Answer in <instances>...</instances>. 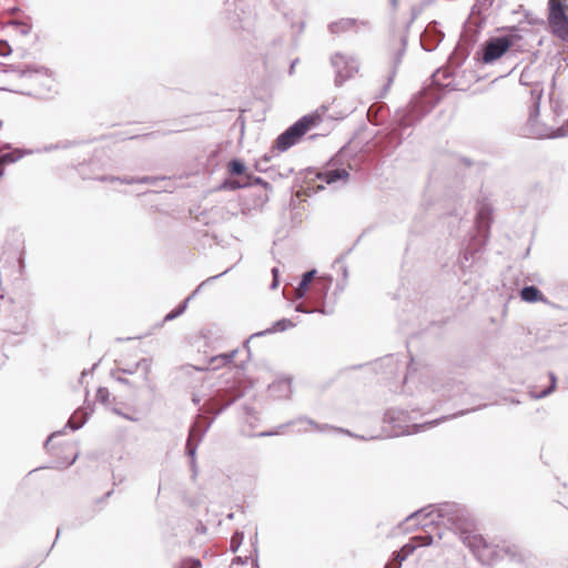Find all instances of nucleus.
Returning a JSON list of instances; mask_svg holds the SVG:
<instances>
[{"instance_id": "f257e3e1", "label": "nucleus", "mask_w": 568, "mask_h": 568, "mask_svg": "<svg viewBox=\"0 0 568 568\" xmlns=\"http://www.w3.org/2000/svg\"><path fill=\"white\" fill-rule=\"evenodd\" d=\"M462 542L470 549L474 556L483 565H495L506 558L515 560L516 551L510 547H499L488 542L481 535L473 531H465L462 535Z\"/></svg>"}, {"instance_id": "f03ea898", "label": "nucleus", "mask_w": 568, "mask_h": 568, "mask_svg": "<svg viewBox=\"0 0 568 568\" xmlns=\"http://www.w3.org/2000/svg\"><path fill=\"white\" fill-rule=\"evenodd\" d=\"M541 91H531L532 103L529 108V114L526 124L521 129V134L531 139H555L568 134V125H561L554 129L539 121Z\"/></svg>"}, {"instance_id": "7ed1b4c3", "label": "nucleus", "mask_w": 568, "mask_h": 568, "mask_svg": "<svg viewBox=\"0 0 568 568\" xmlns=\"http://www.w3.org/2000/svg\"><path fill=\"white\" fill-rule=\"evenodd\" d=\"M428 507L433 513H437V518L440 519V524L448 526L459 535L460 540L463 532L471 531V519L464 506L455 503H443L435 508L434 506Z\"/></svg>"}, {"instance_id": "20e7f679", "label": "nucleus", "mask_w": 568, "mask_h": 568, "mask_svg": "<svg viewBox=\"0 0 568 568\" xmlns=\"http://www.w3.org/2000/svg\"><path fill=\"white\" fill-rule=\"evenodd\" d=\"M320 121L321 116L316 113L306 114L298 119L276 138L272 153L275 150L278 152L287 151L290 148L295 145L308 130L320 123Z\"/></svg>"}, {"instance_id": "39448f33", "label": "nucleus", "mask_w": 568, "mask_h": 568, "mask_svg": "<svg viewBox=\"0 0 568 568\" xmlns=\"http://www.w3.org/2000/svg\"><path fill=\"white\" fill-rule=\"evenodd\" d=\"M520 37L518 34H505L493 37L485 41L480 51L477 52L478 60L484 64H490L501 58Z\"/></svg>"}, {"instance_id": "423d86ee", "label": "nucleus", "mask_w": 568, "mask_h": 568, "mask_svg": "<svg viewBox=\"0 0 568 568\" xmlns=\"http://www.w3.org/2000/svg\"><path fill=\"white\" fill-rule=\"evenodd\" d=\"M548 21L552 33L564 42H568L567 7L560 0H549Z\"/></svg>"}, {"instance_id": "0eeeda50", "label": "nucleus", "mask_w": 568, "mask_h": 568, "mask_svg": "<svg viewBox=\"0 0 568 568\" xmlns=\"http://www.w3.org/2000/svg\"><path fill=\"white\" fill-rule=\"evenodd\" d=\"M418 120L419 116H415L413 113L403 114L398 120L397 126L379 141L382 151L389 153L398 148L403 142L404 131Z\"/></svg>"}, {"instance_id": "6e6552de", "label": "nucleus", "mask_w": 568, "mask_h": 568, "mask_svg": "<svg viewBox=\"0 0 568 568\" xmlns=\"http://www.w3.org/2000/svg\"><path fill=\"white\" fill-rule=\"evenodd\" d=\"M331 64L335 70V85L341 87L352 78L359 69L356 58L343 53H335L331 57Z\"/></svg>"}, {"instance_id": "1a4fd4ad", "label": "nucleus", "mask_w": 568, "mask_h": 568, "mask_svg": "<svg viewBox=\"0 0 568 568\" xmlns=\"http://www.w3.org/2000/svg\"><path fill=\"white\" fill-rule=\"evenodd\" d=\"M432 516L433 510H429V507H425L406 517V521L417 520L416 525L424 529V534L413 538V540L417 542L416 547L429 546L433 544L434 536L426 528L438 523L434 518H430Z\"/></svg>"}, {"instance_id": "9d476101", "label": "nucleus", "mask_w": 568, "mask_h": 568, "mask_svg": "<svg viewBox=\"0 0 568 568\" xmlns=\"http://www.w3.org/2000/svg\"><path fill=\"white\" fill-rule=\"evenodd\" d=\"M242 392L235 388L217 390L216 395L207 402V413H212L214 416L220 415L224 409L242 397Z\"/></svg>"}, {"instance_id": "9b49d317", "label": "nucleus", "mask_w": 568, "mask_h": 568, "mask_svg": "<svg viewBox=\"0 0 568 568\" xmlns=\"http://www.w3.org/2000/svg\"><path fill=\"white\" fill-rule=\"evenodd\" d=\"M445 34L438 29V22L432 21L420 34V45L425 51H434L443 41Z\"/></svg>"}, {"instance_id": "f8f14e48", "label": "nucleus", "mask_w": 568, "mask_h": 568, "mask_svg": "<svg viewBox=\"0 0 568 568\" xmlns=\"http://www.w3.org/2000/svg\"><path fill=\"white\" fill-rule=\"evenodd\" d=\"M367 21H359L352 18H343L328 24V31L332 34H341L347 31L358 32L359 27H367Z\"/></svg>"}, {"instance_id": "ddd939ff", "label": "nucleus", "mask_w": 568, "mask_h": 568, "mask_svg": "<svg viewBox=\"0 0 568 568\" xmlns=\"http://www.w3.org/2000/svg\"><path fill=\"white\" fill-rule=\"evenodd\" d=\"M231 268H227L225 270L224 272H222L221 274H217V275H214V276H210L209 278H206L205 281H203L199 286L193 292V294L191 296H189L185 301H183L175 310L171 311L170 313H168L164 317V321L168 322V321H172L176 317H179L180 315H182L186 307H187V303L192 298L193 295H195L204 285H206L207 283L210 282H213L215 281L216 278H219L220 276L226 274Z\"/></svg>"}, {"instance_id": "4468645a", "label": "nucleus", "mask_w": 568, "mask_h": 568, "mask_svg": "<svg viewBox=\"0 0 568 568\" xmlns=\"http://www.w3.org/2000/svg\"><path fill=\"white\" fill-rule=\"evenodd\" d=\"M415 19H416V16L413 14L410 20L406 23L404 32L399 38V48H397L395 50V53L393 57L394 69H396L400 64L403 57L405 55V52L407 49V42H408V32H409V29H410L412 24L414 23Z\"/></svg>"}, {"instance_id": "2eb2a0df", "label": "nucleus", "mask_w": 568, "mask_h": 568, "mask_svg": "<svg viewBox=\"0 0 568 568\" xmlns=\"http://www.w3.org/2000/svg\"><path fill=\"white\" fill-rule=\"evenodd\" d=\"M294 326H295V324L291 320H288V318L278 320L271 327H268V328H266L264 331L256 332V333L252 334L250 336L248 341L246 342L245 346H246V348H248L247 343L251 339L255 338V337L273 334V333H276V332H285L286 329L292 328ZM247 351L250 352V349H247Z\"/></svg>"}, {"instance_id": "dca6fc26", "label": "nucleus", "mask_w": 568, "mask_h": 568, "mask_svg": "<svg viewBox=\"0 0 568 568\" xmlns=\"http://www.w3.org/2000/svg\"><path fill=\"white\" fill-rule=\"evenodd\" d=\"M41 150H33V149H14V150H10L6 153H1L0 154V165H3V164H9V163H14L17 162L18 160H20L23 155H27V154H34V153H40Z\"/></svg>"}, {"instance_id": "f3484780", "label": "nucleus", "mask_w": 568, "mask_h": 568, "mask_svg": "<svg viewBox=\"0 0 568 568\" xmlns=\"http://www.w3.org/2000/svg\"><path fill=\"white\" fill-rule=\"evenodd\" d=\"M349 173L346 169H333L322 172L317 175L318 179L323 180L327 184H333L337 181H346Z\"/></svg>"}, {"instance_id": "a211bd4d", "label": "nucleus", "mask_w": 568, "mask_h": 568, "mask_svg": "<svg viewBox=\"0 0 568 568\" xmlns=\"http://www.w3.org/2000/svg\"><path fill=\"white\" fill-rule=\"evenodd\" d=\"M406 414L403 410L388 409L384 415V420L392 424L395 428H399L396 435L408 434L409 432L402 429V420H404Z\"/></svg>"}, {"instance_id": "6ab92c4d", "label": "nucleus", "mask_w": 568, "mask_h": 568, "mask_svg": "<svg viewBox=\"0 0 568 568\" xmlns=\"http://www.w3.org/2000/svg\"><path fill=\"white\" fill-rule=\"evenodd\" d=\"M416 549L415 544H406L404 545L398 551H395L393 554V560L396 561V564L393 566L392 562H388L385 568H399L402 562L414 552Z\"/></svg>"}, {"instance_id": "aec40b11", "label": "nucleus", "mask_w": 568, "mask_h": 568, "mask_svg": "<svg viewBox=\"0 0 568 568\" xmlns=\"http://www.w3.org/2000/svg\"><path fill=\"white\" fill-rule=\"evenodd\" d=\"M489 215H490L489 210L485 209V207L480 209L479 212L477 213V217H476L477 230H478V233L480 235H483L484 237L488 236L489 224H490Z\"/></svg>"}, {"instance_id": "412c9836", "label": "nucleus", "mask_w": 568, "mask_h": 568, "mask_svg": "<svg viewBox=\"0 0 568 568\" xmlns=\"http://www.w3.org/2000/svg\"><path fill=\"white\" fill-rule=\"evenodd\" d=\"M315 275H316V270H310L303 274L298 286L295 290V295L297 298H302L305 296Z\"/></svg>"}, {"instance_id": "4be33fe9", "label": "nucleus", "mask_w": 568, "mask_h": 568, "mask_svg": "<svg viewBox=\"0 0 568 568\" xmlns=\"http://www.w3.org/2000/svg\"><path fill=\"white\" fill-rule=\"evenodd\" d=\"M89 414L90 413H88L84 409H78L68 420L67 427H69L72 430L80 429L87 423Z\"/></svg>"}, {"instance_id": "5701e85b", "label": "nucleus", "mask_w": 568, "mask_h": 568, "mask_svg": "<svg viewBox=\"0 0 568 568\" xmlns=\"http://www.w3.org/2000/svg\"><path fill=\"white\" fill-rule=\"evenodd\" d=\"M212 423L213 418L207 419L202 415L196 417L195 423L191 427H196L195 440H197V443L202 440L206 432L210 429Z\"/></svg>"}, {"instance_id": "b1692460", "label": "nucleus", "mask_w": 568, "mask_h": 568, "mask_svg": "<svg viewBox=\"0 0 568 568\" xmlns=\"http://www.w3.org/2000/svg\"><path fill=\"white\" fill-rule=\"evenodd\" d=\"M196 427H190L189 437L186 440V454L191 458V465L195 467V455L197 449V440H195Z\"/></svg>"}, {"instance_id": "393cba45", "label": "nucleus", "mask_w": 568, "mask_h": 568, "mask_svg": "<svg viewBox=\"0 0 568 568\" xmlns=\"http://www.w3.org/2000/svg\"><path fill=\"white\" fill-rule=\"evenodd\" d=\"M520 297L525 302L534 303L542 300L541 292L534 285L524 286L520 291Z\"/></svg>"}, {"instance_id": "a878e982", "label": "nucleus", "mask_w": 568, "mask_h": 568, "mask_svg": "<svg viewBox=\"0 0 568 568\" xmlns=\"http://www.w3.org/2000/svg\"><path fill=\"white\" fill-rule=\"evenodd\" d=\"M139 369L143 371L144 379H148V375L151 369V361L148 358H142L139 362H136L133 366L121 368L120 371L123 372L124 374L132 375Z\"/></svg>"}, {"instance_id": "bb28decb", "label": "nucleus", "mask_w": 568, "mask_h": 568, "mask_svg": "<svg viewBox=\"0 0 568 568\" xmlns=\"http://www.w3.org/2000/svg\"><path fill=\"white\" fill-rule=\"evenodd\" d=\"M295 422H296V424H298V423H307L308 425H311L318 433H323V432H326V430H333L334 429V430H339L342 433H347L348 435H351V433L348 430H344L342 428L337 429V428H334V427H332V426H329L327 424L321 425V424H317L315 420H313V419H311L308 417H305V416L296 418Z\"/></svg>"}, {"instance_id": "cd10ccee", "label": "nucleus", "mask_w": 568, "mask_h": 568, "mask_svg": "<svg viewBox=\"0 0 568 568\" xmlns=\"http://www.w3.org/2000/svg\"><path fill=\"white\" fill-rule=\"evenodd\" d=\"M470 410H460V412H457L453 415H449V416H443L438 419H435L433 422H427V423H424V424H420V425H413V427L415 428V432H419L422 429H425V428H428V427H432V426H436L438 425L440 422L443 420H448V419H453V418H456V417H459V416H463L467 413H469Z\"/></svg>"}, {"instance_id": "c85d7f7f", "label": "nucleus", "mask_w": 568, "mask_h": 568, "mask_svg": "<svg viewBox=\"0 0 568 568\" xmlns=\"http://www.w3.org/2000/svg\"><path fill=\"white\" fill-rule=\"evenodd\" d=\"M229 172L234 176H242L246 173V166L240 159H232L227 165Z\"/></svg>"}, {"instance_id": "c756f323", "label": "nucleus", "mask_w": 568, "mask_h": 568, "mask_svg": "<svg viewBox=\"0 0 568 568\" xmlns=\"http://www.w3.org/2000/svg\"><path fill=\"white\" fill-rule=\"evenodd\" d=\"M236 354H237V351L233 349L232 352L223 353L217 356H214L211 359V362H212V364H214V367L224 366V365L231 363Z\"/></svg>"}, {"instance_id": "7c9ffc66", "label": "nucleus", "mask_w": 568, "mask_h": 568, "mask_svg": "<svg viewBox=\"0 0 568 568\" xmlns=\"http://www.w3.org/2000/svg\"><path fill=\"white\" fill-rule=\"evenodd\" d=\"M252 183L250 181H240V180H225L220 186L221 190H239L243 187L251 186Z\"/></svg>"}, {"instance_id": "2f4dec72", "label": "nucleus", "mask_w": 568, "mask_h": 568, "mask_svg": "<svg viewBox=\"0 0 568 568\" xmlns=\"http://www.w3.org/2000/svg\"><path fill=\"white\" fill-rule=\"evenodd\" d=\"M295 424H296L295 419H292L285 424L280 425L276 430L262 432L258 434V436L260 437H270V436L278 435L284 428L295 425Z\"/></svg>"}, {"instance_id": "473e14b6", "label": "nucleus", "mask_w": 568, "mask_h": 568, "mask_svg": "<svg viewBox=\"0 0 568 568\" xmlns=\"http://www.w3.org/2000/svg\"><path fill=\"white\" fill-rule=\"evenodd\" d=\"M71 146V143L70 142H59V143H51V144H48L45 146H43L41 150L40 153L42 152H52V151H57V150H60V149H68Z\"/></svg>"}, {"instance_id": "72a5a7b5", "label": "nucleus", "mask_w": 568, "mask_h": 568, "mask_svg": "<svg viewBox=\"0 0 568 568\" xmlns=\"http://www.w3.org/2000/svg\"><path fill=\"white\" fill-rule=\"evenodd\" d=\"M243 539H244V534L242 531L234 532V535L232 536V539H231V550L233 552H236L239 550Z\"/></svg>"}, {"instance_id": "f704fd0d", "label": "nucleus", "mask_w": 568, "mask_h": 568, "mask_svg": "<svg viewBox=\"0 0 568 568\" xmlns=\"http://www.w3.org/2000/svg\"><path fill=\"white\" fill-rule=\"evenodd\" d=\"M551 384L549 387L541 390L539 394H534L535 398H542L551 394L556 387V376L551 373L550 374Z\"/></svg>"}, {"instance_id": "c9c22d12", "label": "nucleus", "mask_w": 568, "mask_h": 568, "mask_svg": "<svg viewBox=\"0 0 568 568\" xmlns=\"http://www.w3.org/2000/svg\"><path fill=\"white\" fill-rule=\"evenodd\" d=\"M494 1L495 0H477L473 10H477L478 12L485 11L493 6Z\"/></svg>"}, {"instance_id": "e433bc0d", "label": "nucleus", "mask_w": 568, "mask_h": 568, "mask_svg": "<svg viewBox=\"0 0 568 568\" xmlns=\"http://www.w3.org/2000/svg\"><path fill=\"white\" fill-rule=\"evenodd\" d=\"M110 392L106 387H99L97 390V399L101 403H106L109 399Z\"/></svg>"}, {"instance_id": "4c0bfd02", "label": "nucleus", "mask_w": 568, "mask_h": 568, "mask_svg": "<svg viewBox=\"0 0 568 568\" xmlns=\"http://www.w3.org/2000/svg\"><path fill=\"white\" fill-rule=\"evenodd\" d=\"M201 567H202L201 561L195 558H190V559L185 560L182 565V568H201Z\"/></svg>"}, {"instance_id": "58836bf2", "label": "nucleus", "mask_w": 568, "mask_h": 568, "mask_svg": "<svg viewBox=\"0 0 568 568\" xmlns=\"http://www.w3.org/2000/svg\"><path fill=\"white\" fill-rule=\"evenodd\" d=\"M245 181H250L252 183V185H258V184L267 185L268 184L262 178H260V176H252L250 174L245 175Z\"/></svg>"}, {"instance_id": "ea45409f", "label": "nucleus", "mask_w": 568, "mask_h": 568, "mask_svg": "<svg viewBox=\"0 0 568 568\" xmlns=\"http://www.w3.org/2000/svg\"><path fill=\"white\" fill-rule=\"evenodd\" d=\"M11 53V48L7 41L0 40V57H7Z\"/></svg>"}, {"instance_id": "a19ab883", "label": "nucleus", "mask_w": 568, "mask_h": 568, "mask_svg": "<svg viewBox=\"0 0 568 568\" xmlns=\"http://www.w3.org/2000/svg\"><path fill=\"white\" fill-rule=\"evenodd\" d=\"M253 548H254V552H255V558L253 559L252 566H253V568H260L258 557H257V554H258L257 534H255V538H254V541H253Z\"/></svg>"}, {"instance_id": "79ce46f5", "label": "nucleus", "mask_w": 568, "mask_h": 568, "mask_svg": "<svg viewBox=\"0 0 568 568\" xmlns=\"http://www.w3.org/2000/svg\"><path fill=\"white\" fill-rule=\"evenodd\" d=\"M278 273L280 272L277 267L272 268L273 281L271 283V290H275L278 286Z\"/></svg>"}, {"instance_id": "37998d69", "label": "nucleus", "mask_w": 568, "mask_h": 568, "mask_svg": "<svg viewBox=\"0 0 568 568\" xmlns=\"http://www.w3.org/2000/svg\"><path fill=\"white\" fill-rule=\"evenodd\" d=\"M27 327V324H26V321L23 320L21 322V324L17 325V326H10V331L13 332L14 334H21Z\"/></svg>"}, {"instance_id": "c03bdc74", "label": "nucleus", "mask_w": 568, "mask_h": 568, "mask_svg": "<svg viewBox=\"0 0 568 568\" xmlns=\"http://www.w3.org/2000/svg\"><path fill=\"white\" fill-rule=\"evenodd\" d=\"M155 181H156V179L152 178V176L136 178V183H140V184H154Z\"/></svg>"}, {"instance_id": "a18cd8bd", "label": "nucleus", "mask_w": 568, "mask_h": 568, "mask_svg": "<svg viewBox=\"0 0 568 568\" xmlns=\"http://www.w3.org/2000/svg\"><path fill=\"white\" fill-rule=\"evenodd\" d=\"M113 413H114V414H116V415H119V416H121V417H123V418H125V419H128V420L136 422V418H134V417H132V416H130V415H126L125 413H122V412H121L120 409H118V408H113Z\"/></svg>"}, {"instance_id": "49530a36", "label": "nucleus", "mask_w": 568, "mask_h": 568, "mask_svg": "<svg viewBox=\"0 0 568 568\" xmlns=\"http://www.w3.org/2000/svg\"><path fill=\"white\" fill-rule=\"evenodd\" d=\"M119 182H121L123 184H134V183H136V178H134V176H123V178H120Z\"/></svg>"}, {"instance_id": "de8ad7c7", "label": "nucleus", "mask_w": 568, "mask_h": 568, "mask_svg": "<svg viewBox=\"0 0 568 568\" xmlns=\"http://www.w3.org/2000/svg\"><path fill=\"white\" fill-rule=\"evenodd\" d=\"M100 181L102 182H119L120 180V176H113V175H103V176H100L99 178Z\"/></svg>"}, {"instance_id": "09e8293b", "label": "nucleus", "mask_w": 568, "mask_h": 568, "mask_svg": "<svg viewBox=\"0 0 568 568\" xmlns=\"http://www.w3.org/2000/svg\"><path fill=\"white\" fill-rule=\"evenodd\" d=\"M99 363H95L90 371L84 369L81 373L80 383H83V379L88 376V374H92V372L95 369Z\"/></svg>"}, {"instance_id": "8fccbe9b", "label": "nucleus", "mask_w": 568, "mask_h": 568, "mask_svg": "<svg viewBox=\"0 0 568 568\" xmlns=\"http://www.w3.org/2000/svg\"><path fill=\"white\" fill-rule=\"evenodd\" d=\"M298 59H295L292 61L291 65H290V70H288V73L292 75L294 73V69H295V65L298 63Z\"/></svg>"}, {"instance_id": "3c124183", "label": "nucleus", "mask_w": 568, "mask_h": 568, "mask_svg": "<svg viewBox=\"0 0 568 568\" xmlns=\"http://www.w3.org/2000/svg\"><path fill=\"white\" fill-rule=\"evenodd\" d=\"M295 311H296V312H303V313H311V312H312V311L305 310V308L303 307V305H302V304H298V305L295 307Z\"/></svg>"}, {"instance_id": "603ef678", "label": "nucleus", "mask_w": 568, "mask_h": 568, "mask_svg": "<svg viewBox=\"0 0 568 568\" xmlns=\"http://www.w3.org/2000/svg\"><path fill=\"white\" fill-rule=\"evenodd\" d=\"M115 379H116V382H119L121 384L130 385V381L124 377H116Z\"/></svg>"}, {"instance_id": "864d4df0", "label": "nucleus", "mask_w": 568, "mask_h": 568, "mask_svg": "<svg viewBox=\"0 0 568 568\" xmlns=\"http://www.w3.org/2000/svg\"><path fill=\"white\" fill-rule=\"evenodd\" d=\"M278 385L280 386H284L286 388H290L291 387V382L288 379H285V381L280 382Z\"/></svg>"}, {"instance_id": "5fc2aeb1", "label": "nucleus", "mask_w": 568, "mask_h": 568, "mask_svg": "<svg viewBox=\"0 0 568 568\" xmlns=\"http://www.w3.org/2000/svg\"><path fill=\"white\" fill-rule=\"evenodd\" d=\"M61 433H62V432H58V434H61ZM55 435H57V433H53L51 436H49V437H48V439H47V442H45V446H48V445H49V442H50V440H51V438H52L53 436H55Z\"/></svg>"}, {"instance_id": "6e6d98bb", "label": "nucleus", "mask_w": 568, "mask_h": 568, "mask_svg": "<svg viewBox=\"0 0 568 568\" xmlns=\"http://www.w3.org/2000/svg\"><path fill=\"white\" fill-rule=\"evenodd\" d=\"M271 159H272V155H271V154H265V155L263 156V161H265V162H270V161H271Z\"/></svg>"}, {"instance_id": "4d7b16f0", "label": "nucleus", "mask_w": 568, "mask_h": 568, "mask_svg": "<svg viewBox=\"0 0 568 568\" xmlns=\"http://www.w3.org/2000/svg\"><path fill=\"white\" fill-rule=\"evenodd\" d=\"M433 392H438V388H437L436 384L433 385Z\"/></svg>"}, {"instance_id": "13d9d810", "label": "nucleus", "mask_w": 568, "mask_h": 568, "mask_svg": "<svg viewBox=\"0 0 568 568\" xmlns=\"http://www.w3.org/2000/svg\"><path fill=\"white\" fill-rule=\"evenodd\" d=\"M305 23L301 22L300 30L302 31L304 29Z\"/></svg>"}, {"instance_id": "bf43d9fd", "label": "nucleus", "mask_w": 568, "mask_h": 568, "mask_svg": "<svg viewBox=\"0 0 568 568\" xmlns=\"http://www.w3.org/2000/svg\"><path fill=\"white\" fill-rule=\"evenodd\" d=\"M437 536H438V538H439V539H442L443 534H442L440 531H438V532H437Z\"/></svg>"}, {"instance_id": "052dcab7", "label": "nucleus", "mask_w": 568, "mask_h": 568, "mask_svg": "<svg viewBox=\"0 0 568 568\" xmlns=\"http://www.w3.org/2000/svg\"><path fill=\"white\" fill-rule=\"evenodd\" d=\"M111 494H112V490L108 491L105 496H106V497H110V496H111Z\"/></svg>"}, {"instance_id": "680f3d73", "label": "nucleus", "mask_w": 568, "mask_h": 568, "mask_svg": "<svg viewBox=\"0 0 568 568\" xmlns=\"http://www.w3.org/2000/svg\"><path fill=\"white\" fill-rule=\"evenodd\" d=\"M464 258H465V261H468L467 253L464 254Z\"/></svg>"}, {"instance_id": "e2e57ef3", "label": "nucleus", "mask_w": 568, "mask_h": 568, "mask_svg": "<svg viewBox=\"0 0 568 568\" xmlns=\"http://www.w3.org/2000/svg\"><path fill=\"white\" fill-rule=\"evenodd\" d=\"M252 409L251 408H246V413L247 414H251Z\"/></svg>"}]
</instances>
